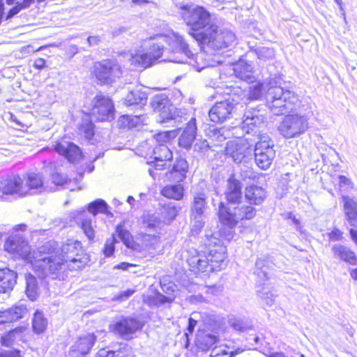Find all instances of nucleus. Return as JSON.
Instances as JSON below:
<instances>
[{"mask_svg": "<svg viewBox=\"0 0 357 357\" xmlns=\"http://www.w3.org/2000/svg\"><path fill=\"white\" fill-rule=\"evenodd\" d=\"M218 188L213 184L207 185L206 183L202 182L197 188H193L190 214L198 218L201 215H204L208 208L207 199L211 196L213 202V196H218Z\"/></svg>", "mask_w": 357, "mask_h": 357, "instance_id": "obj_10", "label": "nucleus"}, {"mask_svg": "<svg viewBox=\"0 0 357 357\" xmlns=\"http://www.w3.org/2000/svg\"><path fill=\"white\" fill-rule=\"evenodd\" d=\"M342 233L340 230L335 228L328 234V237L331 241H336L342 238Z\"/></svg>", "mask_w": 357, "mask_h": 357, "instance_id": "obj_61", "label": "nucleus"}, {"mask_svg": "<svg viewBox=\"0 0 357 357\" xmlns=\"http://www.w3.org/2000/svg\"><path fill=\"white\" fill-rule=\"evenodd\" d=\"M107 204L102 199H98L88 205V211L91 214V218L95 219L98 213L108 214Z\"/></svg>", "mask_w": 357, "mask_h": 357, "instance_id": "obj_46", "label": "nucleus"}, {"mask_svg": "<svg viewBox=\"0 0 357 357\" xmlns=\"http://www.w3.org/2000/svg\"><path fill=\"white\" fill-rule=\"evenodd\" d=\"M52 182L57 185H63L67 183L66 176L56 172L52 174Z\"/></svg>", "mask_w": 357, "mask_h": 357, "instance_id": "obj_58", "label": "nucleus"}, {"mask_svg": "<svg viewBox=\"0 0 357 357\" xmlns=\"http://www.w3.org/2000/svg\"><path fill=\"white\" fill-rule=\"evenodd\" d=\"M258 296L263 300L268 305H271L274 301V294L270 291L269 288L266 286L261 287L257 291Z\"/></svg>", "mask_w": 357, "mask_h": 357, "instance_id": "obj_52", "label": "nucleus"}, {"mask_svg": "<svg viewBox=\"0 0 357 357\" xmlns=\"http://www.w3.org/2000/svg\"><path fill=\"white\" fill-rule=\"evenodd\" d=\"M114 107L110 98L103 95H98L95 98L92 115L100 121L113 119Z\"/></svg>", "mask_w": 357, "mask_h": 357, "instance_id": "obj_17", "label": "nucleus"}, {"mask_svg": "<svg viewBox=\"0 0 357 357\" xmlns=\"http://www.w3.org/2000/svg\"><path fill=\"white\" fill-rule=\"evenodd\" d=\"M243 108V103L229 98L216 102L209 110L208 116L214 123H222L233 117L234 114Z\"/></svg>", "mask_w": 357, "mask_h": 357, "instance_id": "obj_14", "label": "nucleus"}, {"mask_svg": "<svg viewBox=\"0 0 357 357\" xmlns=\"http://www.w3.org/2000/svg\"><path fill=\"white\" fill-rule=\"evenodd\" d=\"M117 242L118 241L114 235H112L109 238L107 239L103 249V253L105 257H109L113 255L115 250V243Z\"/></svg>", "mask_w": 357, "mask_h": 357, "instance_id": "obj_53", "label": "nucleus"}, {"mask_svg": "<svg viewBox=\"0 0 357 357\" xmlns=\"http://www.w3.org/2000/svg\"><path fill=\"white\" fill-rule=\"evenodd\" d=\"M210 357H230V355L225 349L215 347L211 351Z\"/></svg>", "mask_w": 357, "mask_h": 357, "instance_id": "obj_56", "label": "nucleus"}, {"mask_svg": "<svg viewBox=\"0 0 357 357\" xmlns=\"http://www.w3.org/2000/svg\"><path fill=\"white\" fill-rule=\"evenodd\" d=\"M250 53L255 54L258 59L263 62L271 61L275 57V50L273 48L264 46H259L255 49H251Z\"/></svg>", "mask_w": 357, "mask_h": 357, "instance_id": "obj_44", "label": "nucleus"}, {"mask_svg": "<svg viewBox=\"0 0 357 357\" xmlns=\"http://www.w3.org/2000/svg\"><path fill=\"white\" fill-rule=\"evenodd\" d=\"M26 294L32 301H36L38 296L36 278L31 274L26 275Z\"/></svg>", "mask_w": 357, "mask_h": 357, "instance_id": "obj_43", "label": "nucleus"}, {"mask_svg": "<svg viewBox=\"0 0 357 357\" xmlns=\"http://www.w3.org/2000/svg\"><path fill=\"white\" fill-rule=\"evenodd\" d=\"M92 74L101 84H112L123 73L122 68L116 59H103L93 63Z\"/></svg>", "mask_w": 357, "mask_h": 357, "instance_id": "obj_9", "label": "nucleus"}, {"mask_svg": "<svg viewBox=\"0 0 357 357\" xmlns=\"http://www.w3.org/2000/svg\"><path fill=\"white\" fill-rule=\"evenodd\" d=\"M155 140L161 144L167 143L169 141L170 133L169 132H160L155 135Z\"/></svg>", "mask_w": 357, "mask_h": 357, "instance_id": "obj_60", "label": "nucleus"}, {"mask_svg": "<svg viewBox=\"0 0 357 357\" xmlns=\"http://www.w3.org/2000/svg\"><path fill=\"white\" fill-rule=\"evenodd\" d=\"M286 218L291 220L292 224L295 226L296 230L301 231V225L300 220L297 219L292 213H289L287 215Z\"/></svg>", "mask_w": 357, "mask_h": 357, "instance_id": "obj_64", "label": "nucleus"}, {"mask_svg": "<svg viewBox=\"0 0 357 357\" xmlns=\"http://www.w3.org/2000/svg\"><path fill=\"white\" fill-rule=\"evenodd\" d=\"M208 149L209 144L206 140H198L194 145V150L201 153H204Z\"/></svg>", "mask_w": 357, "mask_h": 357, "instance_id": "obj_57", "label": "nucleus"}, {"mask_svg": "<svg viewBox=\"0 0 357 357\" xmlns=\"http://www.w3.org/2000/svg\"><path fill=\"white\" fill-rule=\"evenodd\" d=\"M149 49L147 52L137 51L132 54L129 59L131 65L137 68H146L160 59L165 51L164 45L150 38Z\"/></svg>", "mask_w": 357, "mask_h": 357, "instance_id": "obj_12", "label": "nucleus"}, {"mask_svg": "<svg viewBox=\"0 0 357 357\" xmlns=\"http://www.w3.org/2000/svg\"><path fill=\"white\" fill-rule=\"evenodd\" d=\"M190 218L192 221V231L197 232L204 226L205 221L204 215H201L198 218L197 217L195 218V216H192V214H190Z\"/></svg>", "mask_w": 357, "mask_h": 357, "instance_id": "obj_55", "label": "nucleus"}, {"mask_svg": "<svg viewBox=\"0 0 357 357\" xmlns=\"http://www.w3.org/2000/svg\"><path fill=\"white\" fill-rule=\"evenodd\" d=\"M227 202L237 206L231 209L224 202H221L218 205V218L220 222L228 227L220 229V235L227 241L234 237L233 229L240 220H251L255 217L257 210L254 206H246L242 202L243 192L241 183L234 177H230L227 182V188L225 192Z\"/></svg>", "mask_w": 357, "mask_h": 357, "instance_id": "obj_1", "label": "nucleus"}, {"mask_svg": "<svg viewBox=\"0 0 357 357\" xmlns=\"http://www.w3.org/2000/svg\"><path fill=\"white\" fill-rule=\"evenodd\" d=\"M189 165L184 158H176L171 170L166 173L167 180L169 181L180 183L186 178Z\"/></svg>", "mask_w": 357, "mask_h": 357, "instance_id": "obj_22", "label": "nucleus"}, {"mask_svg": "<svg viewBox=\"0 0 357 357\" xmlns=\"http://www.w3.org/2000/svg\"><path fill=\"white\" fill-rule=\"evenodd\" d=\"M225 130L224 129H216L213 131V137H214L218 142H222L227 138L225 135Z\"/></svg>", "mask_w": 357, "mask_h": 357, "instance_id": "obj_59", "label": "nucleus"}, {"mask_svg": "<svg viewBox=\"0 0 357 357\" xmlns=\"http://www.w3.org/2000/svg\"><path fill=\"white\" fill-rule=\"evenodd\" d=\"M190 34L203 47L214 51L231 47L236 42V36L231 31L218 29L215 24L209 26L205 31L190 32Z\"/></svg>", "mask_w": 357, "mask_h": 357, "instance_id": "obj_6", "label": "nucleus"}, {"mask_svg": "<svg viewBox=\"0 0 357 357\" xmlns=\"http://www.w3.org/2000/svg\"><path fill=\"white\" fill-rule=\"evenodd\" d=\"M269 261L266 257L259 258L255 262V273L261 279H269Z\"/></svg>", "mask_w": 357, "mask_h": 357, "instance_id": "obj_42", "label": "nucleus"}, {"mask_svg": "<svg viewBox=\"0 0 357 357\" xmlns=\"http://www.w3.org/2000/svg\"><path fill=\"white\" fill-rule=\"evenodd\" d=\"M170 100L165 94L155 96L151 100V106L155 112H160L170 105Z\"/></svg>", "mask_w": 357, "mask_h": 357, "instance_id": "obj_49", "label": "nucleus"}, {"mask_svg": "<svg viewBox=\"0 0 357 357\" xmlns=\"http://www.w3.org/2000/svg\"><path fill=\"white\" fill-rule=\"evenodd\" d=\"M165 225V220H162L159 215L146 213L142 217V227L147 231L160 234Z\"/></svg>", "mask_w": 357, "mask_h": 357, "instance_id": "obj_26", "label": "nucleus"}, {"mask_svg": "<svg viewBox=\"0 0 357 357\" xmlns=\"http://www.w3.org/2000/svg\"><path fill=\"white\" fill-rule=\"evenodd\" d=\"M224 151L225 155L236 164L248 163L252 158L253 149L247 139L227 142Z\"/></svg>", "mask_w": 357, "mask_h": 357, "instance_id": "obj_13", "label": "nucleus"}, {"mask_svg": "<svg viewBox=\"0 0 357 357\" xmlns=\"http://www.w3.org/2000/svg\"><path fill=\"white\" fill-rule=\"evenodd\" d=\"M56 246L50 252L43 254L41 259L33 261L34 272L41 278L56 275L62 266L68 262L79 263L77 268L82 265L81 256L82 250L81 243L77 241L68 240L60 248L57 242L53 241Z\"/></svg>", "mask_w": 357, "mask_h": 357, "instance_id": "obj_2", "label": "nucleus"}, {"mask_svg": "<svg viewBox=\"0 0 357 357\" xmlns=\"http://www.w3.org/2000/svg\"><path fill=\"white\" fill-rule=\"evenodd\" d=\"M116 231L119 238L127 248L138 252L142 251L140 244L133 240L132 236L128 230L125 229L121 225H118Z\"/></svg>", "mask_w": 357, "mask_h": 357, "instance_id": "obj_36", "label": "nucleus"}, {"mask_svg": "<svg viewBox=\"0 0 357 357\" xmlns=\"http://www.w3.org/2000/svg\"><path fill=\"white\" fill-rule=\"evenodd\" d=\"M245 200L249 203L248 206L260 205L266 198V190L259 185H251L247 186L244 190Z\"/></svg>", "mask_w": 357, "mask_h": 357, "instance_id": "obj_25", "label": "nucleus"}, {"mask_svg": "<svg viewBox=\"0 0 357 357\" xmlns=\"http://www.w3.org/2000/svg\"><path fill=\"white\" fill-rule=\"evenodd\" d=\"M234 73L236 77L246 82L253 80V67L245 61H241L234 66Z\"/></svg>", "mask_w": 357, "mask_h": 357, "instance_id": "obj_34", "label": "nucleus"}, {"mask_svg": "<svg viewBox=\"0 0 357 357\" xmlns=\"http://www.w3.org/2000/svg\"><path fill=\"white\" fill-rule=\"evenodd\" d=\"M146 93L140 89L130 91L125 98V104L127 106H135L140 109L146 104Z\"/></svg>", "mask_w": 357, "mask_h": 357, "instance_id": "obj_31", "label": "nucleus"}, {"mask_svg": "<svg viewBox=\"0 0 357 357\" xmlns=\"http://www.w3.org/2000/svg\"><path fill=\"white\" fill-rule=\"evenodd\" d=\"M140 241L142 243V249H154L155 246L160 242V236L158 234H147L141 233L139 234Z\"/></svg>", "mask_w": 357, "mask_h": 357, "instance_id": "obj_45", "label": "nucleus"}, {"mask_svg": "<svg viewBox=\"0 0 357 357\" xmlns=\"http://www.w3.org/2000/svg\"><path fill=\"white\" fill-rule=\"evenodd\" d=\"M331 250L335 258L344 261L350 265L357 264V257L350 248L337 243L332 247Z\"/></svg>", "mask_w": 357, "mask_h": 357, "instance_id": "obj_29", "label": "nucleus"}, {"mask_svg": "<svg viewBox=\"0 0 357 357\" xmlns=\"http://www.w3.org/2000/svg\"><path fill=\"white\" fill-rule=\"evenodd\" d=\"M179 208L174 203L168 202L162 205L160 215L162 220H165V225L169 224L177 216Z\"/></svg>", "mask_w": 357, "mask_h": 357, "instance_id": "obj_39", "label": "nucleus"}, {"mask_svg": "<svg viewBox=\"0 0 357 357\" xmlns=\"http://www.w3.org/2000/svg\"><path fill=\"white\" fill-rule=\"evenodd\" d=\"M226 252V247L222 245L211 249L207 255L194 250L195 255L187 259L190 270L195 273L220 271L227 266Z\"/></svg>", "mask_w": 357, "mask_h": 357, "instance_id": "obj_3", "label": "nucleus"}, {"mask_svg": "<svg viewBox=\"0 0 357 357\" xmlns=\"http://www.w3.org/2000/svg\"><path fill=\"white\" fill-rule=\"evenodd\" d=\"M24 186L27 188V192L31 190H38L41 192L44 188L41 176L34 172L26 174V183Z\"/></svg>", "mask_w": 357, "mask_h": 357, "instance_id": "obj_41", "label": "nucleus"}, {"mask_svg": "<svg viewBox=\"0 0 357 357\" xmlns=\"http://www.w3.org/2000/svg\"><path fill=\"white\" fill-rule=\"evenodd\" d=\"M219 337L208 331H199L197 338V346L203 351L211 349L215 344L218 343Z\"/></svg>", "mask_w": 357, "mask_h": 357, "instance_id": "obj_32", "label": "nucleus"}, {"mask_svg": "<svg viewBox=\"0 0 357 357\" xmlns=\"http://www.w3.org/2000/svg\"><path fill=\"white\" fill-rule=\"evenodd\" d=\"M308 128L307 119L303 115L289 114L280 122L278 131L286 139L297 137Z\"/></svg>", "mask_w": 357, "mask_h": 357, "instance_id": "obj_15", "label": "nucleus"}, {"mask_svg": "<svg viewBox=\"0 0 357 357\" xmlns=\"http://www.w3.org/2000/svg\"><path fill=\"white\" fill-rule=\"evenodd\" d=\"M23 8H22V6L20 5V2H17L16 3V5L12 8L8 13L7 14V16H6V20H8V19H10L12 18L13 17H14L15 15H17V13H20V11L21 10H22Z\"/></svg>", "mask_w": 357, "mask_h": 357, "instance_id": "obj_62", "label": "nucleus"}, {"mask_svg": "<svg viewBox=\"0 0 357 357\" xmlns=\"http://www.w3.org/2000/svg\"><path fill=\"white\" fill-rule=\"evenodd\" d=\"M197 134V125L195 118H191L178 137V145L185 149H190Z\"/></svg>", "mask_w": 357, "mask_h": 357, "instance_id": "obj_24", "label": "nucleus"}, {"mask_svg": "<svg viewBox=\"0 0 357 357\" xmlns=\"http://www.w3.org/2000/svg\"><path fill=\"white\" fill-rule=\"evenodd\" d=\"M174 300V296H165L160 293H157L152 298L151 304L159 305L165 303H170Z\"/></svg>", "mask_w": 357, "mask_h": 357, "instance_id": "obj_54", "label": "nucleus"}, {"mask_svg": "<svg viewBox=\"0 0 357 357\" xmlns=\"http://www.w3.org/2000/svg\"><path fill=\"white\" fill-rule=\"evenodd\" d=\"M0 190L3 195L17 194L23 197L27 194V188L24 186L23 180L17 175L0 180Z\"/></svg>", "mask_w": 357, "mask_h": 357, "instance_id": "obj_19", "label": "nucleus"}, {"mask_svg": "<svg viewBox=\"0 0 357 357\" xmlns=\"http://www.w3.org/2000/svg\"><path fill=\"white\" fill-rule=\"evenodd\" d=\"M56 243L54 241H47L39 247L37 251H31L29 245L24 238L20 235H13L8 237L4 244V249L15 257H21L29 261L34 270L33 261L41 259L43 254L51 253Z\"/></svg>", "mask_w": 357, "mask_h": 357, "instance_id": "obj_5", "label": "nucleus"}, {"mask_svg": "<svg viewBox=\"0 0 357 357\" xmlns=\"http://www.w3.org/2000/svg\"><path fill=\"white\" fill-rule=\"evenodd\" d=\"M179 113L180 111L171 104L167 107L158 112L159 121L161 123H165L170 120H174L175 123H181L183 117Z\"/></svg>", "mask_w": 357, "mask_h": 357, "instance_id": "obj_37", "label": "nucleus"}, {"mask_svg": "<svg viewBox=\"0 0 357 357\" xmlns=\"http://www.w3.org/2000/svg\"><path fill=\"white\" fill-rule=\"evenodd\" d=\"M79 132L86 139L90 140L94 135V125L91 121L83 120L79 127Z\"/></svg>", "mask_w": 357, "mask_h": 357, "instance_id": "obj_51", "label": "nucleus"}, {"mask_svg": "<svg viewBox=\"0 0 357 357\" xmlns=\"http://www.w3.org/2000/svg\"><path fill=\"white\" fill-rule=\"evenodd\" d=\"M0 357H22L18 350H9L1 352Z\"/></svg>", "mask_w": 357, "mask_h": 357, "instance_id": "obj_63", "label": "nucleus"}, {"mask_svg": "<svg viewBox=\"0 0 357 357\" xmlns=\"http://www.w3.org/2000/svg\"><path fill=\"white\" fill-rule=\"evenodd\" d=\"M161 195L168 199L181 200L184 195V188L181 184L167 185L161 190Z\"/></svg>", "mask_w": 357, "mask_h": 357, "instance_id": "obj_38", "label": "nucleus"}, {"mask_svg": "<svg viewBox=\"0 0 357 357\" xmlns=\"http://www.w3.org/2000/svg\"><path fill=\"white\" fill-rule=\"evenodd\" d=\"M153 156L155 160L161 162L172 160L173 154L169 146L165 144H159L153 150Z\"/></svg>", "mask_w": 357, "mask_h": 357, "instance_id": "obj_40", "label": "nucleus"}, {"mask_svg": "<svg viewBox=\"0 0 357 357\" xmlns=\"http://www.w3.org/2000/svg\"><path fill=\"white\" fill-rule=\"evenodd\" d=\"M229 325L235 331L244 332L252 328V324L241 318L232 316L229 318Z\"/></svg>", "mask_w": 357, "mask_h": 357, "instance_id": "obj_50", "label": "nucleus"}, {"mask_svg": "<svg viewBox=\"0 0 357 357\" xmlns=\"http://www.w3.org/2000/svg\"><path fill=\"white\" fill-rule=\"evenodd\" d=\"M266 105L275 115H284L294 112L299 105L298 95L281 86H269L266 92Z\"/></svg>", "mask_w": 357, "mask_h": 357, "instance_id": "obj_4", "label": "nucleus"}, {"mask_svg": "<svg viewBox=\"0 0 357 357\" xmlns=\"http://www.w3.org/2000/svg\"><path fill=\"white\" fill-rule=\"evenodd\" d=\"M207 57L208 56L204 52H200L196 54H193L190 52V56L188 58L185 63L194 67L197 71H201L211 66L210 61Z\"/></svg>", "mask_w": 357, "mask_h": 357, "instance_id": "obj_35", "label": "nucleus"}, {"mask_svg": "<svg viewBox=\"0 0 357 357\" xmlns=\"http://www.w3.org/2000/svg\"><path fill=\"white\" fill-rule=\"evenodd\" d=\"M76 221L87 238L90 241H93L96 237L95 219L85 211H82L77 216Z\"/></svg>", "mask_w": 357, "mask_h": 357, "instance_id": "obj_23", "label": "nucleus"}, {"mask_svg": "<svg viewBox=\"0 0 357 357\" xmlns=\"http://www.w3.org/2000/svg\"><path fill=\"white\" fill-rule=\"evenodd\" d=\"M254 149L256 165L261 169L266 170L271 166L275 156L274 144L266 134H258Z\"/></svg>", "mask_w": 357, "mask_h": 357, "instance_id": "obj_11", "label": "nucleus"}, {"mask_svg": "<svg viewBox=\"0 0 357 357\" xmlns=\"http://www.w3.org/2000/svg\"><path fill=\"white\" fill-rule=\"evenodd\" d=\"M147 116L144 114L137 115H123L120 117L119 123L123 128H135L141 125L146 124Z\"/></svg>", "mask_w": 357, "mask_h": 357, "instance_id": "obj_33", "label": "nucleus"}, {"mask_svg": "<svg viewBox=\"0 0 357 357\" xmlns=\"http://www.w3.org/2000/svg\"><path fill=\"white\" fill-rule=\"evenodd\" d=\"M142 328V324L136 318L126 317L116 321L112 326V331L121 337L128 340Z\"/></svg>", "mask_w": 357, "mask_h": 357, "instance_id": "obj_18", "label": "nucleus"}, {"mask_svg": "<svg viewBox=\"0 0 357 357\" xmlns=\"http://www.w3.org/2000/svg\"><path fill=\"white\" fill-rule=\"evenodd\" d=\"M54 150L70 162H77L82 158L80 148L73 142L66 141L57 142L54 146Z\"/></svg>", "mask_w": 357, "mask_h": 357, "instance_id": "obj_21", "label": "nucleus"}, {"mask_svg": "<svg viewBox=\"0 0 357 357\" xmlns=\"http://www.w3.org/2000/svg\"><path fill=\"white\" fill-rule=\"evenodd\" d=\"M181 15L186 25L195 33L205 31L214 24L209 12L202 6L183 7Z\"/></svg>", "mask_w": 357, "mask_h": 357, "instance_id": "obj_8", "label": "nucleus"}, {"mask_svg": "<svg viewBox=\"0 0 357 357\" xmlns=\"http://www.w3.org/2000/svg\"><path fill=\"white\" fill-rule=\"evenodd\" d=\"M96 341L93 333L80 335L72 344L66 357H86L92 349Z\"/></svg>", "mask_w": 357, "mask_h": 357, "instance_id": "obj_16", "label": "nucleus"}, {"mask_svg": "<svg viewBox=\"0 0 357 357\" xmlns=\"http://www.w3.org/2000/svg\"><path fill=\"white\" fill-rule=\"evenodd\" d=\"M26 314V306L22 303L4 311H0V325L17 321L24 317Z\"/></svg>", "mask_w": 357, "mask_h": 357, "instance_id": "obj_27", "label": "nucleus"}, {"mask_svg": "<svg viewBox=\"0 0 357 357\" xmlns=\"http://www.w3.org/2000/svg\"><path fill=\"white\" fill-rule=\"evenodd\" d=\"M265 117L261 110L257 107H246L243 116L242 128L247 133L255 130L264 121Z\"/></svg>", "mask_w": 357, "mask_h": 357, "instance_id": "obj_20", "label": "nucleus"}, {"mask_svg": "<svg viewBox=\"0 0 357 357\" xmlns=\"http://www.w3.org/2000/svg\"><path fill=\"white\" fill-rule=\"evenodd\" d=\"M17 273L9 268L0 269V294L11 291L17 282Z\"/></svg>", "mask_w": 357, "mask_h": 357, "instance_id": "obj_30", "label": "nucleus"}, {"mask_svg": "<svg viewBox=\"0 0 357 357\" xmlns=\"http://www.w3.org/2000/svg\"><path fill=\"white\" fill-rule=\"evenodd\" d=\"M47 326V320L44 317L43 314L36 311L32 320V328L35 333L40 334L43 333Z\"/></svg>", "mask_w": 357, "mask_h": 357, "instance_id": "obj_47", "label": "nucleus"}, {"mask_svg": "<svg viewBox=\"0 0 357 357\" xmlns=\"http://www.w3.org/2000/svg\"><path fill=\"white\" fill-rule=\"evenodd\" d=\"M265 88L261 82H257L250 86L245 100L242 99L243 105L247 104L246 101L248 100H259L262 97Z\"/></svg>", "mask_w": 357, "mask_h": 357, "instance_id": "obj_48", "label": "nucleus"}, {"mask_svg": "<svg viewBox=\"0 0 357 357\" xmlns=\"http://www.w3.org/2000/svg\"><path fill=\"white\" fill-rule=\"evenodd\" d=\"M154 40L162 45L163 43L167 44L169 50L172 52V56L164 59L163 61L183 63L187 61L188 58L190 56V50L188 49V43L177 33H172L168 36L160 35L154 38Z\"/></svg>", "mask_w": 357, "mask_h": 357, "instance_id": "obj_7", "label": "nucleus"}, {"mask_svg": "<svg viewBox=\"0 0 357 357\" xmlns=\"http://www.w3.org/2000/svg\"><path fill=\"white\" fill-rule=\"evenodd\" d=\"M344 213L349 224L357 228V199L342 195Z\"/></svg>", "mask_w": 357, "mask_h": 357, "instance_id": "obj_28", "label": "nucleus"}]
</instances>
